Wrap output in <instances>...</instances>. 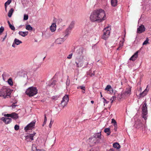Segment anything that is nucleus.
Instances as JSON below:
<instances>
[{
	"instance_id": "f257e3e1",
	"label": "nucleus",
	"mask_w": 151,
	"mask_h": 151,
	"mask_svg": "<svg viewBox=\"0 0 151 151\" xmlns=\"http://www.w3.org/2000/svg\"><path fill=\"white\" fill-rule=\"evenodd\" d=\"M106 19L104 11L101 9L93 11L91 14L90 19L92 22H101Z\"/></svg>"
},
{
	"instance_id": "f03ea898",
	"label": "nucleus",
	"mask_w": 151,
	"mask_h": 151,
	"mask_svg": "<svg viewBox=\"0 0 151 151\" xmlns=\"http://www.w3.org/2000/svg\"><path fill=\"white\" fill-rule=\"evenodd\" d=\"M12 93L11 90L8 88H3L0 90V96L3 97L4 98L10 96Z\"/></svg>"
},
{
	"instance_id": "7ed1b4c3",
	"label": "nucleus",
	"mask_w": 151,
	"mask_h": 151,
	"mask_svg": "<svg viewBox=\"0 0 151 151\" xmlns=\"http://www.w3.org/2000/svg\"><path fill=\"white\" fill-rule=\"evenodd\" d=\"M25 93L29 97L33 96L37 93V90L36 87H30L26 90Z\"/></svg>"
},
{
	"instance_id": "20e7f679",
	"label": "nucleus",
	"mask_w": 151,
	"mask_h": 151,
	"mask_svg": "<svg viewBox=\"0 0 151 151\" xmlns=\"http://www.w3.org/2000/svg\"><path fill=\"white\" fill-rule=\"evenodd\" d=\"M110 29L109 26L107 27L104 29L103 35L101 36L102 39L105 40L107 39L110 35Z\"/></svg>"
},
{
	"instance_id": "39448f33",
	"label": "nucleus",
	"mask_w": 151,
	"mask_h": 151,
	"mask_svg": "<svg viewBox=\"0 0 151 151\" xmlns=\"http://www.w3.org/2000/svg\"><path fill=\"white\" fill-rule=\"evenodd\" d=\"M68 101V96L66 95L63 98L61 103L59 105V107L61 108H63L66 106Z\"/></svg>"
},
{
	"instance_id": "423d86ee",
	"label": "nucleus",
	"mask_w": 151,
	"mask_h": 151,
	"mask_svg": "<svg viewBox=\"0 0 151 151\" xmlns=\"http://www.w3.org/2000/svg\"><path fill=\"white\" fill-rule=\"evenodd\" d=\"M83 56H76V63L78 67H81L83 64L82 60Z\"/></svg>"
},
{
	"instance_id": "0eeeda50",
	"label": "nucleus",
	"mask_w": 151,
	"mask_h": 151,
	"mask_svg": "<svg viewBox=\"0 0 151 151\" xmlns=\"http://www.w3.org/2000/svg\"><path fill=\"white\" fill-rule=\"evenodd\" d=\"M75 24V22H72L70 25H69L68 27L66 29L65 31V33L67 34L65 36L64 38L66 39L67 37L68 36V35L70 32L71 29L73 28Z\"/></svg>"
},
{
	"instance_id": "6e6552de",
	"label": "nucleus",
	"mask_w": 151,
	"mask_h": 151,
	"mask_svg": "<svg viewBox=\"0 0 151 151\" xmlns=\"http://www.w3.org/2000/svg\"><path fill=\"white\" fill-rule=\"evenodd\" d=\"M85 51L86 50L83 47H80L76 50L75 54L76 56H83V52Z\"/></svg>"
},
{
	"instance_id": "1a4fd4ad",
	"label": "nucleus",
	"mask_w": 151,
	"mask_h": 151,
	"mask_svg": "<svg viewBox=\"0 0 151 151\" xmlns=\"http://www.w3.org/2000/svg\"><path fill=\"white\" fill-rule=\"evenodd\" d=\"M131 88H127L124 92L121 93V98L127 97L131 94Z\"/></svg>"
},
{
	"instance_id": "9d476101",
	"label": "nucleus",
	"mask_w": 151,
	"mask_h": 151,
	"mask_svg": "<svg viewBox=\"0 0 151 151\" xmlns=\"http://www.w3.org/2000/svg\"><path fill=\"white\" fill-rule=\"evenodd\" d=\"M35 120H33L25 127L24 130L25 131L27 132L28 130L32 129V128H34L35 125Z\"/></svg>"
},
{
	"instance_id": "9b49d317",
	"label": "nucleus",
	"mask_w": 151,
	"mask_h": 151,
	"mask_svg": "<svg viewBox=\"0 0 151 151\" xmlns=\"http://www.w3.org/2000/svg\"><path fill=\"white\" fill-rule=\"evenodd\" d=\"M89 144L91 146H94L99 142L98 140H97L96 138L93 137L90 138L89 139Z\"/></svg>"
},
{
	"instance_id": "f8f14e48",
	"label": "nucleus",
	"mask_w": 151,
	"mask_h": 151,
	"mask_svg": "<svg viewBox=\"0 0 151 151\" xmlns=\"http://www.w3.org/2000/svg\"><path fill=\"white\" fill-rule=\"evenodd\" d=\"M36 133L34 132L33 134H29L25 136V139L27 142H31L34 140L33 137L35 135Z\"/></svg>"
},
{
	"instance_id": "ddd939ff",
	"label": "nucleus",
	"mask_w": 151,
	"mask_h": 151,
	"mask_svg": "<svg viewBox=\"0 0 151 151\" xmlns=\"http://www.w3.org/2000/svg\"><path fill=\"white\" fill-rule=\"evenodd\" d=\"M145 31V28L143 25L140 26L137 29V32L139 34Z\"/></svg>"
},
{
	"instance_id": "4468645a",
	"label": "nucleus",
	"mask_w": 151,
	"mask_h": 151,
	"mask_svg": "<svg viewBox=\"0 0 151 151\" xmlns=\"http://www.w3.org/2000/svg\"><path fill=\"white\" fill-rule=\"evenodd\" d=\"M143 105L142 109V113H145V114L147 113V108L146 101H144L143 102Z\"/></svg>"
},
{
	"instance_id": "2eb2a0df",
	"label": "nucleus",
	"mask_w": 151,
	"mask_h": 151,
	"mask_svg": "<svg viewBox=\"0 0 151 151\" xmlns=\"http://www.w3.org/2000/svg\"><path fill=\"white\" fill-rule=\"evenodd\" d=\"M1 119L5 124H8L10 123L12 121V119L11 118H5L4 117H2Z\"/></svg>"
},
{
	"instance_id": "dca6fc26",
	"label": "nucleus",
	"mask_w": 151,
	"mask_h": 151,
	"mask_svg": "<svg viewBox=\"0 0 151 151\" xmlns=\"http://www.w3.org/2000/svg\"><path fill=\"white\" fill-rule=\"evenodd\" d=\"M105 90L107 92L109 91V93H113V89L111 86L108 85L105 89Z\"/></svg>"
},
{
	"instance_id": "f3484780",
	"label": "nucleus",
	"mask_w": 151,
	"mask_h": 151,
	"mask_svg": "<svg viewBox=\"0 0 151 151\" xmlns=\"http://www.w3.org/2000/svg\"><path fill=\"white\" fill-rule=\"evenodd\" d=\"M93 137L96 138V139L97 140H98L99 141H100V140L101 138V132H98L94 134Z\"/></svg>"
},
{
	"instance_id": "a211bd4d",
	"label": "nucleus",
	"mask_w": 151,
	"mask_h": 151,
	"mask_svg": "<svg viewBox=\"0 0 151 151\" xmlns=\"http://www.w3.org/2000/svg\"><path fill=\"white\" fill-rule=\"evenodd\" d=\"M139 51H137L129 59V60L132 61H134L137 58L138 53Z\"/></svg>"
},
{
	"instance_id": "6ab92c4d",
	"label": "nucleus",
	"mask_w": 151,
	"mask_h": 151,
	"mask_svg": "<svg viewBox=\"0 0 151 151\" xmlns=\"http://www.w3.org/2000/svg\"><path fill=\"white\" fill-rule=\"evenodd\" d=\"M148 85H147V86L146 88L145 89V90L142 93H141L139 94V97H143L145 96L147 93L148 91H149V89H147V88L148 87Z\"/></svg>"
},
{
	"instance_id": "aec40b11",
	"label": "nucleus",
	"mask_w": 151,
	"mask_h": 151,
	"mask_svg": "<svg viewBox=\"0 0 151 151\" xmlns=\"http://www.w3.org/2000/svg\"><path fill=\"white\" fill-rule=\"evenodd\" d=\"M32 151H45L44 149H38L37 148V147L35 145L33 144L32 147Z\"/></svg>"
},
{
	"instance_id": "412c9836",
	"label": "nucleus",
	"mask_w": 151,
	"mask_h": 151,
	"mask_svg": "<svg viewBox=\"0 0 151 151\" xmlns=\"http://www.w3.org/2000/svg\"><path fill=\"white\" fill-rule=\"evenodd\" d=\"M10 116L11 118L14 119H16L18 118V114L15 112L12 113Z\"/></svg>"
},
{
	"instance_id": "4be33fe9",
	"label": "nucleus",
	"mask_w": 151,
	"mask_h": 151,
	"mask_svg": "<svg viewBox=\"0 0 151 151\" xmlns=\"http://www.w3.org/2000/svg\"><path fill=\"white\" fill-rule=\"evenodd\" d=\"M56 25L55 23H53L50 27V30L52 32H54L56 30Z\"/></svg>"
},
{
	"instance_id": "5701e85b",
	"label": "nucleus",
	"mask_w": 151,
	"mask_h": 151,
	"mask_svg": "<svg viewBox=\"0 0 151 151\" xmlns=\"http://www.w3.org/2000/svg\"><path fill=\"white\" fill-rule=\"evenodd\" d=\"M64 41V40L63 38H59L57 39L56 40V42L57 44H61Z\"/></svg>"
},
{
	"instance_id": "b1692460",
	"label": "nucleus",
	"mask_w": 151,
	"mask_h": 151,
	"mask_svg": "<svg viewBox=\"0 0 151 151\" xmlns=\"http://www.w3.org/2000/svg\"><path fill=\"white\" fill-rule=\"evenodd\" d=\"M28 34V31L26 32H22L20 31L19 32V34L23 37H25V36L27 35Z\"/></svg>"
},
{
	"instance_id": "393cba45",
	"label": "nucleus",
	"mask_w": 151,
	"mask_h": 151,
	"mask_svg": "<svg viewBox=\"0 0 151 151\" xmlns=\"http://www.w3.org/2000/svg\"><path fill=\"white\" fill-rule=\"evenodd\" d=\"M111 5L114 7L116 6L117 5V0H111Z\"/></svg>"
},
{
	"instance_id": "a878e982",
	"label": "nucleus",
	"mask_w": 151,
	"mask_h": 151,
	"mask_svg": "<svg viewBox=\"0 0 151 151\" xmlns=\"http://www.w3.org/2000/svg\"><path fill=\"white\" fill-rule=\"evenodd\" d=\"M113 147L117 149H119L120 147V145L117 142H115L113 144Z\"/></svg>"
},
{
	"instance_id": "bb28decb",
	"label": "nucleus",
	"mask_w": 151,
	"mask_h": 151,
	"mask_svg": "<svg viewBox=\"0 0 151 151\" xmlns=\"http://www.w3.org/2000/svg\"><path fill=\"white\" fill-rule=\"evenodd\" d=\"M14 11V9L13 8H11L9 11L8 16L9 17H11L12 13Z\"/></svg>"
},
{
	"instance_id": "cd10ccee",
	"label": "nucleus",
	"mask_w": 151,
	"mask_h": 151,
	"mask_svg": "<svg viewBox=\"0 0 151 151\" xmlns=\"http://www.w3.org/2000/svg\"><path fill=\"white\" fill-rule=\"evenodd\" d=\"M25 28L27 30L29 31H32L33 30L32 27L30 25H26Z\"/></svg>"
},
{
	"instance_id": "c85d7f7f",
	"label": "nucleus",
	"mask_w": 151,
	"mask_h": 151,
	"mask_svg": "<svg viewBox=\"0 0 151 151\" xmlns=\"http://www.w3.org/2000/svg\"><path fill=\"white\" fill-rule=\"evenodd\" d=\"M14 42L17 45H18L22 43V42L17 38H15L14 40Z\"/></svg>"
},
{
	"instance_id": "c756f323",
	"label": "nucleus",
	"mask_w": 151,
	"mask_h": 151,
	"mask_svg": "<svg viewBox=\"0 0 151 151\" xmlns=\"http://www.w3.org/2000/svg\"><path fill=\"white\" fill-rule=\"evenodd\" d=\"M104 132L107 134L108 135H109L111 133L110 129L109 128H105L104 130Z\"/></svg>"
},
{
	"instance_id": "7c9ffc66",
	"label": "nucleus",
	"mask_w": 151,
	"mask_h": 151,
	"mask_svg": "<svg viewBox=\"0 0 151 151\" xmlns=\"http://www.w3.org/2000/svg\"><path fill=\"white\" fill-rule=\"evenodd\" d=\"M135 124L137 125V127L138 128H139L142 126V124L141 122H136Z\"/></svg>"
},
{
	"instance_id": "2f4dec72",
	"label": "nucleus",
	"mask_w": 151,
	"mask_h": 151,
	"mask_svg": "<svg viewBox=\"0 0 151 151\" xmlns=\"http://www.w3.org/2000/svg\"><path fill=\"white\" fill-rule=\"evenodd\" d=\"M99 148L98 147H95L91 149L89 151H98Z\"/></svg>"
},
{
	"instance_id": "473e14b6",
	"label": "nucleus",
	"mask_w": 151,
	"mask_h": 151,
	"mask_svg": "<svg viewBox=\"0 0 151 151\" xmlns=\"http://www.w3.org/2000/svg\"><path fill=\"white\" fill-rule=\"evenodd\" d=\"M8 83L11 86H12L13 85V82L11 78H9L8 80Z\"/></svg>"
},
{
	"instance_id": "72a5a7b5",
	"label": "nucleus",
	"mask_w": 151,
	"mask_h": 151,
	"mask_svg": "<svg viewBox=\"0 0 151 151\" xmlns=\"http://www.w3.org/2000/svg\"><path fill=\"white\" fill-rule=\"evenodd\" d=\"M70 83V80L69 78V76H68L66 82V84L68 86H69Z\"/></svg>"
},
{
	"instance_id": "f704fd0d",
	"label": "nucleus",
	"mask_w": 151,
	"mask_h": 151,
	"mask_svg": "<svg viewBox=\"0 0 151 151\" xmlns=\"http://www.w3.org/2000/svg\"><path fill=\"white\" fill-rule=\"evenodd\" d=\"M149 40L148 38H147L146 40L143 42V45H146L147 44L149 43L148 41Z\"/></svg>"
},
{
	"instance_id": "c9c22d12",
	"label": "nucleus",
	"mask_w": 151,
	"mask_h": 151,
	"mask_svg": "<svg viewBox=\"0 0 151 151\" xmlns=\"http://www.w3.org/2000/svg\"><path fill=\"white\" fill-rule=\"evenodd\" d=\"M145 113H142V117L145 120H146L147 116L146 115L147 113L145 114Z\"/></svg>"
},
{
	"instance_id": "e433bc0d",
	"label": "nucleus",
	"mask_w": 151,
	"mask_h": 151,
	"mask_svg": "<svg viewBox=\"0 0 151 151\" xmlns=\"http://www.w3.org/2000/svg\"><path fill=\"white\" fill-rule=\"evenodd\" d=\"M11 2V0H8V1L5 3L4 5L7 6V5H9Z\"/></svg>"
},
{
	"instance_id": "4c0bfd02",
	"label": "nucleus",
	"mask_w": 151,
	"mask_h": 151,
	"mask_svg": "<svg viewBox=\"0 0 151 151\" xmlns=\"http://www.w3.org/2000/svg\"><path fill=\"white\" fill-rule=\"evenodd\" d=\"M56 81L55 80H54L52 81V82L51 83L50 86H54L55 85Z\"/></svg>"
},
{
	"instance_id": "58836bf2",
	"label": "nucleus",
	"mask_w": 151,
	"mask_h": 151,
	"mask_svg": "<svg viewBox=\"0 0 151 151\" xmlns=\"http://www.w3.org/2000/svg\"><path fill=\"white\" fill-rule=\"evenodd\" d=\"M44 117H45V119H44V121L43 122V124L42 125L43 126H44V124H45L46 123V121H47V117H46V115L45 114L44 115Z\"/></svg>"
},
{
	"instance_id": "ea45409f",
	"label": "nucleus",
	"mask_w": 151,
	"mask_h": 151,
	"mask_svg": "<svg viewBox=\"0 0 151 151\" xmlns=\"http://www.w3.org/2000/svg\"><path fill=\"white\" fill-rule=\"evenodd\" d=\"M111 123L113 124L114 125H116V124H117V123L116 121L115 120L113 119H111Z\"/></svg>"
},
{
	"instance_id": "a19ab883",
	"label": "nucleus",
	"mask_w": 151,
	"mask_h": 151,
	"mask_svg": "<svg viewBox=\"0 0 151 151\" xmlns=\"http://www.w3.org/2000/svg\"><path fill=\"white\" fill-rule=\"evenodd\" d=\"M28 18V16L27 15L24 14V19L25 20H27Z\"/></svg>"
},
{
	"instance_id": "79ce46f5",
	"label": "nucleus",
	"mask_w": 151,
	"mask_h": 151,
	"mask_svg": "<svg viewBox=\"0 0 151 151\" xmlns=\"http://www.w3.org/2000/svg\"><path fill=\"white\" fill-rule=\"evenodd\" d=\"M4 27H1L0 28V35L4 31Z\"/></svg>"
},
{
	"instance_id": "37998d69",
	"label": "nucleus",
	"mask_w": 151,
	"mask_h": 151,
	"mask_svg": "<svg viewBox=\"0 0 151 151\" xmlns=\"http://www.w3.org/2000/svg\"><path fill=\"white\" fill-rule=\"evenodd\" d=\"M14 129L16 130H17L19 129V126L17 125H16L14 126Z\"/></svg>"
},
{
	"instance_id": "c03bdc74",
	"label": "nucleus",
	"mask_w": 151,
	"mask_h": 151,
	"mask_svg": "<svg viewBox=\"0 0 151 151\" xmlns=\"http://www.w3.org/2000/svg\"><path fill=\"white\" fill-rule=\"evenodd\" d=\"M95 71H94L93 72V73H89L88 74V75H89L91 77H92L93 76L95 75Z\"/></svg>"
},
{
	"instance_id": "a18cd8bd",
	"label": "nucleus",
	"mask_w": 151,
	"mask_h": 151,
	"mask_svg": "<svg viewBox=\"0 0 151 151\" xmlns=\"http://www.w3.org/2000/svg\"><path fill=\"white\" fill-rule=\"evenodd\" d=\"M9 27L12 30H15V28L14 26L12 25H10V26H9Z\"/></svg>"
},
{
	"instance_id": "49530a36",
	"label": "nucleus",
	"mask_w": 151,
	"mask_h": 151,
	"mask_svg": "<svg viewBox=\"0 0 151 151\" xmlns=\"http://www.w3.org/2000/svg\"><path fill=\"white\" fill-rule=\"evenodd\" d=\"M123 46V44L122 43V44L120 45L119 47L117 49V50H119L122 48V46Z\"/></svg>"
},
{
	"instance_id": "de8ad7c7",
	"label": "nucleus",
	"mask_w": 151,
	"mask_h": 151,
	"mask_svg": "<svg viewBox=\"0 0 151 151\" xmlns=\"http://www.w3.org/2000/svg\"><path fill=\"white\" fill-rule=\"evenodd\" d=\"M77 88H80L81 89H82L83 90H84V89L85 88V87L84 86H80Z\"/></svg>"
},
{
	"instance_id": "09e8293b",
	"label": "nucleus",
	"mask_w": 151,
	"mask_h": 151,
	"mask_svg": "<svg viewBox=\"0 0 151 151\" xmlns=\"http://www.w3.org/2000/svg\"><path fill=\"white\" fill-rule=\"evenodd\" d=\"M72 55H73V54L72 53L68 55V56L67 57V58L68 59H70L71 58Z\"/></svg>"
},
{
	"instance_id": "8fccbe9b",
	"label": "nucleus",
	"mask_w": 151,
	"mask_h": 151,
	"mask_svg": "<svg viewBox=\"0 0 151 151\" xmlns=\"http://www.w3.org/2000/svg\"><path fill=\"white\" fill-rule=\"evenodd\" d=\"M116 99V97L115 96H112L111 98V100H112V102L113 101L115 100Z\"/></svg>"
},
{
	"instance_id": "3c124183",
	"label": "nucleus",
	"mask_w": 151,
	"mask_h": 151,
	"mask_svg": "<svg viewBox=\"0 0 151 151\" xmlns=\"http://www.w3.org/2000/svg\"><path fill=\"white\" fill-rule=\"evenodd\" d=\"M102 99L104 100V103L107 104L109 102L107 101L106 100L104 97L102 98Z\"/></svg>"
},
{
	"instance_id": "603ef678",
	"label": "nucleus",
	"mask_w": 151,
	"mask_h": 151,
	"mask_svg": "<svg viewBox=\"0 0 151 151\" xmlns=\"http://www.w3.org/2000/svg\"><path fill=\"white\" fill-rule=\"evenodd\" d=\"M4 116L9 117L11 116V114H6L4 115Z\"/></svg>"
},
{
	"instance_id": "864d4df0",
	"label": "nucleus",
	"mask_w": 151,
	"mask_h": 151,
	"mask_svg": "<svg viewBox=\"0 0 151 151\" xmlns=\"http://www.w3.org/2000/svg\"><path fill=\"white\" fill-rule=\"evenodd\" d=\"M114 130L115 131H116L117 129V124H116V125H114Z\"/></svg>"
},
{
	"instance_id": "5fc2aeb1",
	"label": "nucleus",
	"mask_w": 151,
	"mask_h": 151,
	"mask_svg": "<svg viewBox=\"0 0 151 151\" xmlns=\"http://www.w3.org/2000/svg\"><path fill=\"white\" fill-rule=\"evenodd\" d=\"M106 151H114V149L113 148H111L109 150H106Z\"/></svg>"
},
{
	"instance_id": "6e6d98bb",
	"label": "nucleus",
	"mask_w": 151,
	"mask_h": 151,
	"mask_svg": "<svg viewBox=\"0 0 151 151\" xmlns=\"http://www.w3.org/2000/svg\"><path fill=\"white\" fill-rule=\"evenodd\" d=\"M16 44L14 42L12 45V47H15L16 46Z\"/></svg>"
},
{
	"instance_id": "4d7b16f0",
	"label": "nucleus",
	"mask_w": 151,
	"mask_h": 151,
	"mask_svg": "<svg viewBox=\"0 0 151 151\" xmlns=\"http://www.w3.org/2000/svg\"><path fill=\"white\" fill-rule=\"evenodd\" d=\"M52 124V121H51V122H50V124H49V126L50 127V128L51 127Z\"/></svg>"
},
{
	"instance_id": "13d9d810",
	"label": "nucleus",
	"mask_w": 151,
	"mask_h": 151,
	"mask_svg": "<svg viewBox=\"0 0 151 151\" xmlns=\"http://www.w3.org/2000/svg\"><path fill=\"white\" fill-rule=\"evenodd\" d=\"M7 37V35L6 34L4 36V37L3 39V41H4L5 39Z\"/></svg>"
},
{
	"instance_id": "bf43d9fd",
	"label": "nucleus",
	"mask_w": 151,
	"mask_h": 151,
	"mask_svg": "<svg viewBox=\"0 0 151 151\" xmlns=\"http://www.w3.org/2000/svg\"><path fill=\"white\" fill-rule=\"evenodd\" d=\"M7 22H8V23L9 26H10V25H12V24H11L10 22L9 21H8Z\"/></svg>"
},
{
	"instance_id": "052dcab7",
	"label": "nucleus",
	"mask_w": 151,
	"mask_h": 151,
	"mask_svg": "<svg viewBox=\"0 0 151 151\" xmlns=\"http://www.w3.org/2000/svg\"><path fill=\"white\" fill-rule=\"evenodd\" d=\"M4 6H5V11H6V12H7V9H6L7 6H5V5H4Z\"/></svg>"
},
{
	"instance_id": "680f3d73",
	"label": "nucleus",
	"mask_w": 151,
	"mask_h": 151,
	"mask_svg": "<svg viewBox=\"0 0 151 151\" xmlns=\"http://www.w3.org/2000/svg\"><path fill=\"white\" fill-rule=\"evenodd\" d=\"M85 89H84V90H83V91H82V93H85Z\"/></svg>"
},
{
	"instance_id": "e2e57ef3",
	"label": "nucleus",
	"mask_w": 151,
	"mask_h": 151,
	"mask_svg": "<svg viewBox=\"0 0 151 151\" xmlns=\"http://www.w3.org/2000/svg\"><path fill=\"white\" fill-rule=\"evenodd\" d=\"M15 106H16L15 105H14V103L12 105V107L13 108H14V106L15 107Z\"/></svg>"
},
{
	"instance_id": "0e129e2a",
	"label": "nucleus",
	"mask_w": 151,
	"mask_h": 151,
	"mask_svg": "<svg viewBox=\"0 0 151 151\" xmlns=\"http://www.w3.org/2000/svg\"><path fill=\"white\" fill-rule=\"evenodd\" d=\"M91 103L92 104H93L94 103V101H91Z\"/></svg>"
},
{
	"instance_id": "69168bd1",
	"label": "nucleus",
	"mask_w": 151,
	"mask_h": 151,
	"mask_svg": "<svg viewBox=\"0 0 151 151\" xmlns=\"http://www.w3.org/2000/svg\"><path fill=\"white\" fill-rule=\"evenodd\" d=\"M100 94H101V97H102V94H101V92H100Z\"/></svg>"
},
{
	"instance_id": "338daca9",
	"label": "nucleus",
	"mask_w": 151,
	"mask_h": 151,
	"mask_svg": "<svg viewBox=\"0 0 151 151\" xmlns=\"http://www.w3.org/2000/svg\"><path fill=\"white\" fill-rule=\"evenodd\" d=\"M120 96L121 97V96ZM121 98H120V99H121Z\"/></svg>"
}]
</instances>
